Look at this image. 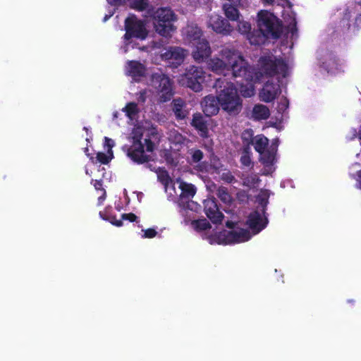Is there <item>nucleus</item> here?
Instances as JSON below:
<instances>
[{"label": "nucleus", "mask_w": 361, "mask_h": 361, "mask_svg": "<svg viewBox=\"0 0 361 361\" xmlns=\"http://www.w3.org/2000/svg\"><path fill=\"white\" fill-rule=\"evenodd\" d=\"M269 197V192L267 190H261L257 195V200L260 209L259 211L250 213L247 221V224L252 230V233L240 228L238 223L232 221L226 223L229 231H221L217 228L214 233H213L214 231L210 230L211 228L206 219L193 220L191 221V226L196 231H204V238L212 245H228L246 242L266 226L267 219L264 216V207L268 202Z\"/></svg>", "instance_id": "obj_1"}, {"label": "nucleus", "mask_w": 361, "mask_h": 361, "mask_svg": "<svg viewBox=\"0 0 361 361\" xmlns=\"http://www.w3.org/2000/svg\"><path fill=\"white\" fill-rule=\"evenodd\" d=\"M209 68L219 74L226 75L230 71L234 77L243 78L242 82L238 84L239 91L244 97H251L255 94L254 83L255 73L252 69L248 67L241 54L230 48L223 49L218 57L212 59L209 63Z\"/></svg>", "instance_id": "obj_2"}, {"label": "nucleus", "mask_w": 361, "mask_h": 361, "mask_svg": "<svg viewBox=\"0 0 361 361\" xmlns=\"http://www.w3.org/2000/svg\"><path fill=\"white\" fill-rule=\"evenodd\" d=\"M290 69L289 64L273 55L260 58L258 62L255 80L262 83L259 91V99L265 103L275 100L281 94L279 77H286Z\"/></svg>", "instance_id": "obj_3"}, {"label": "nucleus", "mask_w": 361, "mask_h": 361, "mask_svg": "<svg viewBox=\"0 0 361 361\" xmlns=\"http://www.w3.org/2000/svg\"><path fill=\"white\" fill-rule=\"evenodd\" d=\"M131 137L133 144L127 149V156L137 163L149 161L154 142L160 140L157 128L149 121H141L133 128Z\"/></svg>", "instance_id": "obj_4"}, {"label": "nucleus", "mask_w": 361, "mask_h": 361, "mask_svg": "<svg viewBox=\"0 0 361 361\" xmlns=\"http://www.w3.org/2000/svg\"><path fill=\"white\" fill-rule=\"evenodd\" d=\"M257 26L261 32L255 37L250 34L247 36L252 44L263 43L265 37L276 38L281 31V24L279 18L267 10H261L257 13Z\"/></svg>", "instance_id": "obj_5"}, {"label": "nucleus", "mask_w": 361, "mask_h": 361, "mask_svg": "<svg viewBox=\"0 0 361 361\" xmlns=\"http://www.w3.org/2000/svg\"><path fill=\"white\" fill-rule=\"evenodd\" d=\"M124 28L126 33L123 36L124 52H127L130 47L134 48L137 40H144L148 35V30L144 21L135 16H129L125 20Z\"/></svg>", "instance_id": "obj_6"}, {"label": "nucleus", "mask_w": 361, "mask_h": 361, "mask_svg": "<svg viewBox=\"0 0 361 361\" xmlns=\"http://www.w3.org/2000/svg\"><path fill=\"white\" fill-rule=\"evenodd\" d=\"M183 35L185 42L195 46L192 54L196 61H202L210 55L209 43L206 39L200 38L202 32L196 25H188L183 29Z\"/></svg>", "instance_id": "obj_7"}, {"label": "nucleus", "mask_w": 361, "mask_h": 361, "mask_svg": "<svg viewBox=\"0 0 361 361\" xmlns=\"http://www.w3.org/2000/svg\"><path fill=\"white\" fill-rule=\"evenodd\" d=\"M255 149L260 155V161L264 165V173L265 174L271 173L274 171V165L276 162V153L278 146V140H274L272 144L269 146L268 139L259 135L254 137L252 140Z\"/></svg>", "instance_id": "obj_8"}, {"label": "nucleus", "mask_w": 361, "mask_h": 361, "mask_svg": "<svg viewBox=\"0 0 361 361\" xmlns=\"http://www.w3.org/2000/svg\"><path fill=\"white\" fill-rule=\"evenodd\" d=\"M217 99L222 109L228 113H238L241 108V99L233 83H227L219 93Z\"/></svg>", "instance_id": "obj_9"}, {"label": "nucleus", "mask_w": 361, "mask_h": 361, "mask_svg": "<svg viewBox=\"0 0 361 361\" xmlns=\"http://www.w3.org/2000/svg\"><path fill=\"white\" fill-rule=\"evenodd\" d=\"M175 20L174 13L170 8H158L154 14V28L159 35L167 37L176 29L173 25Z\"/></svg>", "instance_id": "obj_10"}, {"label": "nucleus", "mask_w": 361, "mask_h": 361, "mask_svg": "<svg viewBox=\"0 0 361 361\" xmlns=\"http://www.w3.org/2000/svg\"><path fill=\"white\" fill-rule=\"evenodd\" d=\"M204 73L201 68L192 66L182 75L179 82L182 85H185L195 92H199L202 88V84L204 82Z\"/></svg>", "instance_id": "obj_11"}, {"label": "nucleus", "mask_w": 361, "mask_h": 361, "mask_svg": "<svg viewBox=\"0 0 361 361\" xmlns=\"http://www.w3.org/2000/svg\"><path fill=\"white\" fill-rule=\"evenodd\" d=\"M176 183L178 186V189L180 190L179 196L180 197L181 204H183L184 207L183 211V215L188 216V210L197 212L200 210V207L195 202L188 201L187 202L185 205L184 204L183 202L184 198L189 199L195 195V194L196 193L195 187L191 183H188L182 181L180 179H177Z\"/></svg>", "instance_id": "obj_12"}, {"label": "nucleus", "mask_w": 361, "mask_h": 361, "mask_svg": "<svg viewBox=\"0 0 361 361\" xmlns=\"http://www.w3.org/2000/svg\"><path fill=\"white\" fill-rule=\"evenodd\" d=\"M152 85L157 90L161 102L169 100L172 96V87L170 80L164 75H152Z\"/></svg>", "instance_id": "obj_13"}, {"label": "nucleus", "mask_w": 361, "mask_h": 361, "mask_svg": "<svg viewBox=\"0 0 361 361\" xmlns=\"http://www.w3.org/2000/svg\"><path fill=\"white\" fill-rule=\"evenodd\" d=\"M168 140L170 149H168L165 146L164 148L166 151L170 152H166V159L169 163L176 164V160L178 159L177 152L182 149L184 145V139L180 133L173 130L169 132Z\"/></svg>", "instance_id": "obj_14"}, {"label": "nucleus", "mask_w": 361, "mask_h": 361, "mask_svg": "<svg viewBox=\"0 0 361 361\" xmlns=\"http://www.w3.org/2000/svg\"><path fill=\"white\" fill-rule=\"evenodd\" d=\"M207 26L212 28L215 32L228 35L232 31L229 23L218 14H212L209 17Z\"/></svg>", "instance_id": "obj_15"}, {"label": "nucleus", "mask_w": 361, "mask_h": 361, "mask_svg": "<svg viewBox=\"0 0 361 361\" xmlns=\"http://www.w3.org/2000/svg\"><path fill=\"white\" fill-rule=\"evenodd\" d=\"M146 68L137 61H128L125 66V73L134 81H140L146 75Z\"/></svg>", "instance_id": "obj_16"}, {"label": "nucleus", "mask_w": 361, "mask_h": 361, "mask_svg": "<svg viewBox=\"0 0 361 361\" xmlns=\"http://www.w3.org/2000/svg\"><path fill=\"white\" fill-rule=\"evenodd\" d=\"M204 212L207 217L214 223L220 222L223 214L219 212L218 206L214 198H207L204 202Z\"/></svg>", "instance_id": "obj_17"}, {"label": "nucleus", "mask_w": 361, "mask_h": 361, "mask_svg": "<svg viewBox=\"0 0 361 361\" xmlns=\"http://www.w3.org/2000/svg\"><path fill=\"white\" fill-rule=\"evenodd\" d=\"M187 52L182 48L173 47L161 54V57L168 61H171L172 64H179L183 61Z\"/></svg>", "instance_id": "obj_18"}, {"label": "nucleus", "mask_w": 361, "mask_h": 361, "mask_svg": "<svg viewBox=\"0 0 361 361\" xmlns=\"http://www.w3.org/2000/svg\"><path fill=\"white\" fill-rule=\"evenodd\" d=\"M114 145L115 142L113 140L105 137L104 147L106 149V152H98L97 154L96 160L101 164H108L114 157L112 148L114 147Z\"/></svg>", "instance_id": "obj_19"}, {"label": "nucleus", "mask_w": 361, "mask_h": 361, "mask_svg": "<svg viewBox=\"0 0 361 361\" xmlns=\"http://www.w3.org/2000/svg\"><path fill=\"white\" fill-rule=\"evenodd\" d=\"M158 178L164 185L165 191L171 198H175L179 195L176 187L175 183L170 178L167 173L163 171L158 175Z\"/></svg>", "instance_id": "obj_20"}, {"label": "nucleus", "mask_w": 361, "mask_h": 361, "mask_svg": "<svg viewBox=\"0 0 361 361\" xmlns=\"http://www.w3.org/2000/svg\"><path fill=\"white\" fill-rule=\"evenodd\" d=\"M202 105L203 111L208 116L216 114L219 109L218 99L213 96L206 97Z\"/></svg>", "instance_id": "obj_21"}, {"label": "nucleus", "mask_w": 361, "mask_h": 361, "mask_svg": "<svg viewBox=\"0 0 361 361\" xmlns=\"http://www.w3.org/2000/svg\"><path fill=\"white\" fill-rule=\"evenodd\" d=\"M270 111L264 104H256L252 111V117L255 120H265L269 118Z\"/></svg>", "instance_id": "obj_22"}, {"label": "nucleus", "mask_w": 361, "mask_h": 361, "mask_svg": "<svg viewBox=\"0 0 361 361\" xmlns=\"http://www.w3.org/2000/svg\"><path fill=\"white\" fill-rule=\"evenodd\" d=\"M231 1V4H225L224 5V8L225 11V14L228 18L231 20H235L239 17V13L235 6L240 4V1L235 4L232 1V0H228Z\"/></svg>", "instance_id": "obj_23"}, {"label": "nucleus", "mask_w": 361, "mask_h": 361, "mask_svg": "<svg viewBox=\"0 0 361 361\" xmlns=\"http://www.w3.org/2000/svg\"><path fill=\"white\" fill-rule=\"evenodd\" d=\"M192 125L200 131L201 136H207V128L203 121V118L200 114H197L193 116Z\"/></svg>", "instance_id": "obj_24"}, {"label": "nucleus", "mask_w": 361, "mask_h": 361, "mask_svg": "<svg viewBox=\"0 0 361 361\" xmlns=\"http://www.w3.org/2000/svg\"><path fill=\"white\" fill-rule=\"evenodd\" d=\"M173 110L178 118H183L187 115V111L184 109V102L180 99H174L173 102Z\"/></svg>", "instance_id": "obj_25"}, {"label": "nucleus", "mask_w": 361, "mask_h": 361, "mask_svg": "<svg viewBox=\"0 0 361 361\" xmlns=\"http://www.w3.org/2000/svg\"><path fill=\"white\" fill-rule=\"evenodd\" d=\"M123 111L126 112V116L131 121L136 119L139 113V109L135 102H129L127 104L123 109Z\"/></svg>", "instance_id": "obj_26"}, {"label": "nucleus", "mask_w": 361, "mask_h": 361, "mask_svg": "<svg viewBox=\"0 0 361 361\" xmlns=\"http://www.w3.org/2000/svg\"><path fill=\"white\" fill-rule=\"evenodd\" d=\"M128 6L137 11H143L148 7V0H128Z\"/></svg>", "instance_id": "obj_27"}, {"label": "nucleus", "mask_w": 361, "mask_h": 361, "mask_svg": "<svg viewBox=\"0 0 361 361\" xmlns=\"http://www.w3.org/2000/svg\"><path fill=\"white\" fill-rule=\"evenodd\" d=\"M218 196L220 200L225 204H230L232 202V197L224 188H220L218 190Z\"/></svg>", "instance_id": "obj_28"}, {"label": "nucleus", "mask_w": 361, "mask_h": 361, "mask_svg": "<svg viewBox=\"0 0 361 361\" xmlns=\"http://www.w3.org/2000/svg\"><path fill=\"white\" fill-rule=\"evenodd\" d=\"M126 0H107L108 4L113 6L114 8L112 11H109V14L105 15L104 17V21H106L110 17L113 16L115 11V7L122 5L125 3Z\"/></svg>", "instance_id": "obj_29"}, {"label": "nucleus", "mask_w": 361, "mask_h": 361, "mask_svg": "<svg viewBox=\"0 0 361 361\" xmlns=\"http://www.w3.org/2000/svg\"><path fill=\"white\" fill-rule=\"evenodd\" d=\"M238 27L239 32L242 34H248L251 30L250 24L244 20H240L238 22Z\"/></svg>", "instance_id": "obj_30"}, {"label": "nucleus", "mask_w": 361, "mask_h": 361, "mask_svg": "<svg viewBox=\"0 0 361 361\" xmlns=\"http://www.w3.org/2000/svg\"><path fill=\"white\" fill-rule=\"evenodd\" d=\"M286 21L288 23V30L293 35L294 32L296 31V21H295V14L292 13L289 16V18L286 20Z\"/></svg>", "instance_id": "obj_31"}, {"label": "nucleus", "mask_w": 361, "mask_h": 361, "mask_svg": "<svg viewBox=\"0 0 361 361\" xmlns=\"http://www.w3.org/2000/svg\"><path fill=\"white\" fill-rule=\"evenodd\" d=\"M94 186L96 190H99L101 195L99 197V204H102L105 199V192L102 189V183L99 181L95 180Z\"/></svg>", "instance_id": "obj_32"}, {"label": "nucleus", "mask_w": 361, "mask_h": 361, "mask_svg": "<svg viewBox=\"0 0 361 361\" xmlns=\"http://www.w3.org/2000/svg\"><path fill=\"white\" fill-rule=\"evenodd\" d=\"M190 154L192 155V161L193 163L200 161L202 158V152L200 150H192Z\"/></svg>", "instance_id": "obj_33"}, {"label": "nucleus", "mask_w": 361, "mask_h": 361, "mask_svg": "<svg viewBox=\"0 0 361 361\" xmlns=\"http://www.w3.org/2000/svg\"><path fill=\"white\" fill-rule=\"evenodd\" d=\"M264 4H273L274 0H262ZM279 4H281L283 6H285V5H287V8L285 11H291L290 6L289 3L287 1V0H277Z\"/></svg>", "instance_id": "obj_34"}, {"label": "nucleus", "mask_w": 361, "mask_h": 361, "mask_svg": "<svg viewBox=\"0 0 361 361\" xmlns=\"http://www.w3.org/2000/svg\"><path fill=\"white\" fill-rule=\"evenodd\" d=\"M143 234L142 235V238H152L156 236L157 231L153 228H148L146 230L142 231Z\"/></svg>", "instance_id": "obj_35"}, {"label": "nucleus", "mask_w": 361, "mask_h": 361, "mask_svg": "<svg viewBox=\"0 0 361 361\" xmlns=\"http://www.w3.org/2000/svg\"><path fill=\"white\" fill-rule=\"evenodd\" d=\"M100 216L104 219H106V220H109L112 224L116 226H122V223H121V220H117L115 219L114 216H111V217H106L103 215V214L102 212H100Z\"/></svg>", "instance_id": "obj_36"}, {"label": "nucleus", "mask_w": 361, "mask_h": 361, "mask_svg": "<svg viewBox=\"0 0 361 361\" xmlns=\"http://www.w3.org/2000/svg\"><path fill=\"white\" fill-rule=\"evenodd\" d=\"M241 162L245 166H249L251 163L250 156L247 152H245L241 157Z\"/></svg>", "instance_id": "obj_37"}, {"label": "nucleus", "mask_w": 361, "mask_h": 361, "mask_svg": "<svg viewBox=\"0 0 361 361\" xmlns=\"http://www.w3.org/2000/svg\"><path fill=\"white\" fill-rule=\"evenodd\" d=\"M137 219L136 216L134 214L129 213V214H124L122 215V219L123 220H128L130 222H133L135 221Z\"/></svg>", "instance_id": "obj_38"}, {"label": "nucleus", "mask_w": 361, "mask_h": 361, "mask_svg": "<svg viewBox=\"0 0 361 361\" xmlns=\"http://www.w3.org/2000/svg\"><path fill=\"white\" fill-rule=\"evenodd\" d=\"M281 104H282V106L280 107L281 110L286 109L288 107V102H287L286 99H283V100L281 101Z\"/></svg>", "instance_id": "obj_39"}, {"label": "nucleus", "mask_w": 361, "mask_h": 361, "mask_svg": "<svg viewBox=\"0 0 361 361\" xmlns=\"http://www.w3.org/2000/svg\"><path fill=\"white\" fill-rule=\"evenodd\" d=\"M238 199L240 200V201H244L245 200V195L244 194H242V193H239L238 195Z\"/></svg>", "instance_id": "obj_40"}, {"label": "nucleus", "mask_w": 361, "mask_h": 361, "mask_svg": "<svg viewBox=\"0 0 361 361\" xmlns=\"http://www.w3.org/2000/svg\"><path fill=\"white\" fill-rule=\"evenodd\" d=\"M145 92H141V93H140V97H139V101H140V102H145V97H144V94H145Z\"/></svg>", "instance_id": "obj_41"}, {"label": "nucleus", "mask_w": 361, "mask_h": 361, "mask_svg": "<svg viewBox=\"0 0 361 361\" xmlns=\"http://www.w3.org/2000/svg\"><path fill=\"white\" fill-rule=\"evenodd\" d=\"M345 19L348 20L347 13L344 14V17L343 18V20H344Z\"/></svg>", "instance_id": "obj_42"}, {"label": "nucleus", "mask_w": 361, "mask_h": 361, "mask_svg": "<svg viewBox=\"0 0 361 361\" xmlns=\"http://www.w3.org/2000/svg\"><path fill=\"white\" fill-rule=\"evenodd\" d=\"M232 1H233V3H235V4H236V3L239 2V0H232Z\"/></svg>", "instance_id": "obj_43"}, {"label": "nucleus", "mask_w": 361, "mask_h": 361, "mask_svg": "<svg viewBox=\"0 0 361 361\" xmlns=\"http://www.w3.org/2000/svg\"><path fill=\"white\" fill-rule=\"evenodd\" d=\"M87 151H88V149L86 148L85 149V153H86L87 156H90V154L87 153Z\"/></svg>", "instance_id": "obj_44"}, {"label": "nucleus", "mask_w": 361, "mask_h": 361, "mask_svg": "<svg viewBox=\"0 0 361 361\" xmlns=\"http://www.w3.org/2000/svg\"><path fill=\"white\" fill-rule=\"evenodd\" d=\"M114 117H115V118H116V117H117V113H115V114H114Z\"/></svg>", "instance_id": "obj_45"}, {"label": "nucleus", "mask_w": 361, "mask_h": 361, "mask_svg": "<svg viewBox=\"0 0 361 361\" xmlns=\"http://www.w3.org/2000/svg\"><path fill=\"white\" fill-rule=\"evenodd\" d=\"M245 184H247V185H250V183L248 182H245Z\"/></svg>", "instance_id": "obj_46"}, {"label": "nucleus", "mask_w": 361, "mask_h": 361, "mask_svg": "<svg viewBox=\"0 0 361 361\" xmlns=\"http://www.w3.org/2000/svg\"><path fill=\"white\" fill-rule=\"evenodd\" d=\"M86 173H87V174H88V173H89V172H88V170H87V169H86Z\"/></svg>", "instance_id": "obj_47"}]
</instances>
